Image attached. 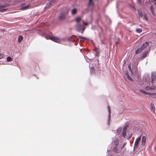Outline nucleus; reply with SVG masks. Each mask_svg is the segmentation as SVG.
<instances>
[{"instance_id":"f257e3e1","label":"nucleus","mask_w":156,"mask_h":156,"mask_svg":"<svg viewBox=\"0 0 156 156\" xmlns=\"http://www.w3.org/2000/svg\"><path fill=\"white\" fill-rule=\"evenodd\" d=\"M46 38L47 39H50L57 43H59L60 41V39L56 37H52L50 35H48L47 36Z\"/></svg>"},{"instance_id":"f03ea898","label":"nucleus","mask_w":156,"mask_h":156,"mask_svg":"<svg viewBox=\"0 0 156 156\" xmlns=\"http://www.w3.org/2000/svg\"><path fill=\"white\" fill-rule=\"evenodd\" d=\"M156 78V73L155 72L152 73L151 74V83L153 85L154 82L155 81Z\"/></svg>"},{"instance_id":"7ed1b4c3","label":"nucleus","mask_w":156,"mask_h":156,"mask_svg":"<svg viewBox=\"0 0 156 156\" xmlns=\"http://www.w3.org/2000/svg\"><path fill=\"white\" fill-rule=\"evenodd\" d=\"M76 27L77 30L79 32L84 27H86L83 25L80 24V23L76 24Z\"/></svg>"},{"instance_id":"20e7f679","label":"nucleus","mask_w":156,"mask_h":156,"mask_svg":"<svg viewBox=\"0 0 156 156\" xmlns=\"http://www.w3.org/2000/svg\"><path fill=\"white\" fill-rule=\"evenodd\" d=\"M141 138V136H140L136 139L134 146V149L137 148Z\"/></svg>"},{"instance_id":"39448f33","label":"nucleus","mask_w":156,"mask_h":156,"mask_svg":"<svg viewBox=\"0 0 156 156\" xmlns=\"http://www.w3.org/2000/svg\"><path fill=\"white\" fill-rule=\"evenodd\" d=\"M94 0H89L88 6L89 8L91 10H92L94 7V4L93 2Z\"/></svg>"},{"instance_id":"423d86ee","label":"nucleus","mask_w":156,"mask_h":156,"mask_svg":"<svg viewBox=\"0 0 156 156\" xmlns=\"http://www.w3.org/2000/svg\"><path fill=\"white\" fill-rule=\"evenodd\" d=\"M8 5L7 4H5L3 5H0V12H4L7 10V9L4 8H6L8 7Z\"/></svg>"},{"instance_id":"0eeeda50","label":"nucleus","mask_w":156,"mask_h":156,"mask_svg":"<svg viewBox=\"0 0 156 156\" xmlns=\"http://www.w3.org/2000/svg\"><path fill=\"white\" fill-rule=\"evenodd\" d=\"M82 19L81 16H78L76 17L75 19V21L76 22V24L80 23V22Z\"/></svg>"},{"instance_id":"6e6552de","label":"nucleus","mask_w":156,"mask_h":156,"mask_svg":"<svg viewBox=\"0 0 156 156\" xmlns=\"http://www.w3.org/2000/svg\"><path fill=\"white\" fill-rule=\"evenodd\" d=\"M142 142L141 143V144L142 145L144 146L146 143V137L145 136H143L142 137Z\"/></svg>"},{"instance_id":"1a4fd4ad","label":"nucleus","mask_w":156,"mask_h":156,"mask_svg":"<svg viewBox=\"0 0 156 156\" xmlns=\"http://www.w3.org/2000/svg\"><path fill=\"white\" fill-rule=\"evenodd\" d=\"M148 44V43L147 42H146L143 44L142 45L141 47V48L143 50L147 46Z\"/></svg>"},{"instance_id":"9d476101","label":"nucleus","mask_w":156,"mask_h":156,"mask_svg":"<svg viewBox=\"0 0 156 156\" xmlns=\"http://www.w3.org/2000/svg\"><path fill=\"white\" fill-rule=\"evenodd\" d=\"M150 107L152 111L153 112H155V107L154 105L152 103L150 104Z\"/></svg>"},{"instance_id":"9b49d317","label":"nucleus","mask_w":156,"mask_h":156,"mask_svg":"<svg viewBox=\"0 0 156 156\" xmlns=\"http://www.w3.org/2000/svg\"><path fill=\"white\" fill-rule=\"evenodd\" d=\"M113 151L115 153H119V150L117 147L115 146L113 149Z\"/></svg>"},{"instance_id":"f8f14e48","label":"nucleus","mask_w":156,"mask_h":156,"mask_svg":"<svg viewBox=\"0 0 156 156\" xmlns=\"http://www.w3.org/2000/svg\"><path fill=\"white\" fill-rule=\"evenodd\" d=\"M65 18V15L64 13H61L59 16V18L61 20H63Z\"/></svg>"},{"instance_id":"ddd939ff","label":"nucleus","mask_w":156,"mask_h":156,"mask_svg":"<svg viewBox=\"0 0 156 156\" xmlns=\"http://www.w3.org/2000/svg\"><path fill=\"white\" fill-rule=\"evenodd\" d=\"M119 143V140L118 139H115L114 141V144L115 146L117 147Z\"/></svg>"},{"instance_id":"4468645a","label":"nucleus","mask_w":156,"mask_h":156,"mask_svg":"<svg viewBox=\"0 0 156 156\" xmlns=\"http://www.w3.org/2000/svg\"><path fill=\"white\" fill-rule=\"evenodd\" d=\"M55 1H56V0H52V1H50V2L46 5V8H49L51 5V2L53 1H54V2H55Z\"/></svg>"},{"instance_id":"2eb2a0df","label":"nucleus","mask_w":156,"mask_h":156,"mask_svg":"<svg viewBox=\"0 0 156 156\" xmlns=\"http://www.w3.org/2000/svg\"><path fill=\"white\" fill-rule=\"evenodd\" d=\"M142 50H143L141 48H138L136 51V54H138L140 53L142 51Z\"/></svg>"},{"instance_id":"dca6fc26","label":"nucleus","mask_w":156,"mask_h":156,"mask_svg":"<svg viewBox=\"0 0 156 156\" xmlns=\"http://www.w3.org/2000/svg\"><path fill=\"white\" fill-rule=\"evenodd\" d=\"M150 10L152 14L154 16L155 15V14L154 12V10L153 6L152 5L151 6V7H150Z\"/></svg>"},{"instance_id":"f3484780","label":"nucleus","mask_w":156,"mask_h":156,"mask_svg":"<svg viewBox=\"0 0 156 156\" xmlns=\"http://www.w3.org/2000/svg\"><path fill=\"white\" fill-rule=\"evenodd\" d=\"M156 87L155 86H152L151 87H146V88L147 89H150V90H154L155 89Z\"/></svg>"},{"instance_id":"a211bd4d","label":"nucleus","mask_w":156,"mask_h":156,"mask_svg":"<svg viewBox=\"0 0 156 156\" xmlns=\"http://www.w3.org/2000/svg\"><path fill=\"white\" fill-rule=\"evenodd\" d=\"M23 39V37L21 35H20L19 36V37L18 38V41L19 42H20L22 41Z\"/></svg>"},{"instance_id":"6ab92c4d","label":"nucleus","mask_w":156,"mask_h":156,"mask_svg":"<svg viewBox=\"0 0 156 156\" xmlns=\"http://www.w3.org/2000/svg\"><path fill=\"white\" fill-rule=\"evenodd\" d=\"M31 7V5H27L26 6L23 7L22 8V9L23 10H24L26 9H27L28 8H30Z\"/></svg>"},{"instance_id":"aec40b11","label":"nucleus","mask_w":156,"mask_h":156,"mask_svg":"<svg viewBox=\"0 0 156 156\" xmlns=\"http://www.w3.org/2000/svg\"><path fill=\"white\" fill-rule=\"evenodd\" d=\"M147 54V52H144V53L143 55L141 57V58L142 59H143L144 58L146 57Z\"/></svg>"},{"instance_id":"412c9836","label":"nucleus","mask_w":156,"mask_h":156,"mask_svg":"<svg viewBox=\"0 0 156 156\" xmlns=\"http://www.w3.org/2000/svg\"><path fill=\"white\" fill-rule=\"evenodd\" d=\"M76 12L77 10L75 9H74L72 10V14H75L76 13Z\"/></svg>"},{"instance_id":"4be33fe9","label":"nucleus","mask_w":156,"mask_h":156,"mask_svg":"<svg viewBox=\"0 0 156 156\" xmlns=\"http://www.w3.org/2000/svg\"><path fill=\"white\" fill-rule=\"evenodd\" d=\"M128 68L129 70V71L131 73H132V69L131 66V64L130 63L129 65L128 66Z\"/></svg>"},{"instance_id":"5701e85b","label":"nucleus","mask_w":156,"mask_h":156,"mask_svg":"<svg viewBox=\"0 0 156 156\" xmlns=\"http://www.w3.org/2000/svg\"><path fill=\"white\" fill-rule=\"evenodd\" d=\"M142 30L141 29H138L136 28V31L137 32L140 33L142 32Z\"/></svg>"},{"instance_id":"b1692460","label":"nucleus","mask_w":156,"mask_h":156,"mask_svg":"<svg viewBox=\"0 0 156 156\" xmlns=\"http://www.w3.org/2000/svg\"><path fill=\"white\" fill-rule=\"evenodd\" d=\"M122 136L123 137L125 138V136L126 135V131H122Z\"/></svg>"},{"instance_id":"393cba45","label":"nucleus","mask_w":156,"mask_h":156,"mask_svg":"<svg viewBox=\"0 0 156 156\" xmlns=\"http://www.w3.org/2000/svg\"><path fill=\"white\" fill-rule=\"evenodd\" d=\"M127 78H128V80H129L130 81H133V79L130 76L128 75V74H127Z\"/></svg>"},{"instance_id":"a878e982","label":"nucleus","mask_w":156,"mask_h":156,"mask_svg":"<svg viewBox=\"0 0 156 156\" xmlns=\"http://www.w3.org/2000/svg\"><path fill=\"white\" fill-rule=\"evenodd\" d=\"M126 142L124 143V144L122 145L120 147V149H123L125 147V146L126 145Z\"/></svg>"},{"instance_id":"bb28decb","label":"nucleus","mask_w":156,"mask_h":156,"mask_svg":"<svg viewBox=\"0 0 156 156\" xmlns=\"http://www.w3.org/2000/svg\"><path fill=\"white\" fill-rule=\"evenodd\" d=\"M140 91L144 94H147L148 93L146 92L145 90H140Z\"/></svg>"},{"instance_id":"cd10ccee","label":"nucleus","mask_w":156,"mask_h":156,"mask_svg":"<svg viewBox=\"0 0 156 156\" xmlns=\"http://www.w3.org/2000/svg\"><path fill=\"white\" fill-rule=\"evenodd\" d=\"M138 14H139L140 16L141 17L142 16H143L142 13L141 11H138Z\"/></svg>"},{"instance_id":"c85d7f7f","label":"nucleus","mask_w":156,"mask_h":156,"mask_svg":"<svg viewBox=\"0 0 156 156\" xmlns=\"http://www.w3.org/2000/svg\"><path fill=\"white\" fill-rule=\"evenodd\" d=\"M137 3L139 4V5H141V0H137Z\"/></svg>"},{"instance_id":"c756f323","label":"nucleus","mask_w":156,"mask_h":156,"mask_svg":"<svg viewBox=\"0 0 156 156\" xmlns=\"http://www.w3.org/2000/svg\"><path fill=\"white\" fill-rule=\"evenodd\" d=\"M117 134L119 135L121 131V129H118L117 130Z\"/></svg>"},{"instance_id":"7c9ffc66","label":"nucleus","mask_w":156,"mask_h":156,"mask_svg":"<svg viewBox=\"0 0 156 156\" xmlns=\"http://www.w3.org/2000/svg\"><path fill=\"white\" fill-rule=\"evenodd\" d=\"M12 60V59L10 57H8L7 58V60L8 61H11Z\"/></svg>"},{"instance_id":"2f4dec72","label":"nucleus","mask_w":156,"mask_h":156,"mask_svg":"<svg viewBox=\"0 0 156 156\" xmlns=\"http://www.w3.org/2000/svg\"><path fill=\"white\" fill-rule=\"evenodd\" d=\"M78 37L80 39H83L84 40H86L87 39L85 37H83L80 36H78Z\"/></svg>"},{"instance_id":"473e14b6","label":"nucleus","mask_w":156,"mask_h":156,"mask_svg":"<svg viewBox=\"0 0 156 156\" xmlns=\"http://www.w3.org/2000/svg\"><path fill=\"white\" fill-rule=\"evenodd\" d=\"M144 17L146 20H148V19L146 15L144 14Z\"/></svg>"},{"instance_id":"72a5a7b5","label":"nucleus","mask_w":156,"mask_h":156,"mask_svg":"<svg viewBox=\"0 0 156 156\" xmlns=\"http://www.w3.org/2000/svg\"><path fill=\"white\" fill-rule=\"evenodd\" d=\"M108 110L109 113V116H110V108L109 106H108Z\"/></svg>"},{"instance_id":"f704fd0d","label":"nucleus","mask_w":156,"mask_h":156,"mask_svg":"<svg viewBox=\"0 0 156 156\" xmlns=\"http://www.w3.org/2000/svg\"><path fill=\"white\" fill-rule=\"evenodd\" d=\"M127 129V127L125 126L123 128V131H126Z\"/></svg>"},{"instance_id":"c9c22d12","label":"nucleus","mask_w":156,"mask_h":156,"mask_svg":"<svg viewBox=\"0 0 156 156\" xmlns=\"http://www.w3.org/2000/svg\"><path fill=\"white\" fill-rule=\"evenodd\" d=\"M3 54L2 53H0V59H2L3 58Z\"/></svg>"},{"instance_id":"e433bc0d","label":"nucleus","mask_w":156,"mask_h":156,"mask_svg":"<svg viewBox=\"0 0 156 156\" xmlns=\"http://www.w3.org/2000/svg\"><path fill=\"white\" fill-rule=\"evenodd\" d=\"M86 28V27H84L83 29H82L81 30H82L81 33L82 34H83V33L85 29Z\"/></svg>"},{"instance_id":"4c0bfd02","label":"nucleus","mask_w":156,"mask_h":156,"mask_svg":"<svg viewBox=\"0 0 156 156\" xmlns=\"http://www.w3.org/2000/svg\"><path fill=\"white\" fill-rule=\"evenodd\" d=\"M83 24L84 25H88V23H83Z\"/></svg>"},{"instance_id":"58836bf2","label":"nucleus","mask_w":156,"mask_h":156,"mask_svg":"<svg viewBox=\"0 0 156 156\" xmlns=\"http://www.w3.org/2000/svg\"><path fill=\"white\" fill-rule=\"evenodd\" d=\"M132 134H131L130 135V136L128 138V139H129L130 138H131V137H132Z\"/></svg>"},{"instance_id":"ea45409f","label":"nucleus","mask_w":156,"mask_h":156,"mask_svg":"<svg viewBox=\"0 0 156 156\" xmlns=\"http://www.w3.org/2000/svg\"><path fill=\"white\" fill-rule=\"evenodd\" d=\"M154 4L156 5V2H154Z\"/></svg>"},{"instance_id":"a19ab883","label":"nucleus","mask_w":156,"mask_h":156,"mask_svg":"<svg viewBox=\"0 0 156 156\" xmlns=\"http://www.w3.org/2000/svg\"><path fill=\"white\" fill-rule=\"evenodd\" d=\"M155 35H156V33H155Z\"/></svg>"},{"instance_id":"79ce46f5","label":"nucleus","mask_w":156,"mask_h":156,"mask_svg":"<svg viewBox=\"0 0 156 156\" xmlns=\"http://www.w3.org/2000/svg\"><path fill=\"white\" fill-rule=\"evenodd\" d=\"M154 0V1H156V0Z\"/></svg>"}]
</instances>
